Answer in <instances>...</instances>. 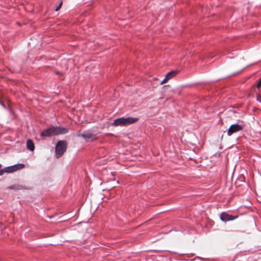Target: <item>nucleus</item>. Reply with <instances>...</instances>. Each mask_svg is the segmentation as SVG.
I'll list each match as a JSON object with an SVG mask.
<instances>
[{
    "label": "nucleus",
    "mask_w": 261,
    "mask_h": 261,
    "mask_svg": "<svg viewBox=\"0 0 261 261\" xmlns=\"http://www.w3.org/2000/svg\"><path fill=\"white\" fill-rule=\"evenodd\" d=\"M68 132V130L66 127L52 126L42 131L40 135L41 137H49L52 136L66 134Z\"/></svg>",
    "instance_id": "f257e3e1"
},
{
    "label": "nucleus",
    "mask_w": 261,
    "mask_h": 261,
    "mask_svg": "<svg viewBox=\"0 0 261 261\" xmlns=\"http://www.w3.org/2000/svg\"><path fill=\"white\" fill-rule=\"evenodd\" d=\"M139 120V118L132 117H120L116 119L113 122V125L118 126H126L133 124Z\"/></svg>",
    "instance_id": "f03ea898"
},
{
    "label": "nucleus",
    "mask_w": 261,
    "mask_h": 261,
    "mask_svg": "<svg viewBox=\"0 0 261 261\" xmlns=\"http://www.w3.org/2000/svg\"><path fill=\"white\" fill-rule=\"evenodd\" d=\"M67 142L66 141H59L56 144L55 151L57 158L60 157L66 151Z\"/></svg>",
    "instance_id": "7ed1b4c3"
},
{
    "label": "nucleus",
    "mask_w": 261,
    "mask_h": 261,
    "mask_svg": "<svg viewBox=\"0 0 261 261\" xmlns=\"http://www.w3.org/2000/svg\"><path fill=\"white\" fill-rule=\"evenodd\" d=\"M79 137H81L84 139L87 142H91L97 139V137L95 134L92 133L89 130L84 131L83 133H79L77 134Z\"/></svg>",
    "instance_id": "20e7f679"
},
{
    "label": "nucleus",
    "mask_w": 261,
    "mask_h": 261,
    "mask_svg": "<svg viewBox=\"0 0 261 261\" xmlns=\"http://www.w3.org/2000/svg\"><path fill=\"white\" fill-rule=\"evenodd\" d=\"M24 167V165L23 164H16V165L5 168L4 169V171L5 172L10 173V172H13L14 171H16L18 169L23 168Z\"/></svg>",
    "instance_id": "39448f33"
},
{
    "label": "nucleus",
    "mask_w": 261,
    "mask_h": 261,
    "mask_svg": "<svg viewBox=\"0 0 261 261\" xmlns=\"http://www.w3.org/2000/svg\"><path fill=\"white\" fill-rule=\"evenodd\" d=\"M242 129V126L238 124H233L229 126V135Z\"/></svg>",
    "instance_id": "423d86ee"
},
{
    "label": "nucleus",
    "mask_w": 261,
    "mask_h": 261,
    "mask_svg": "<svg viewBox=\"0 0 261 261\" xmlns=\"http://www.w3.org/2000/svg\"><path fill=\"white\" fill-rule=\"evenodd\" d=\"M27 147L29 150L33 151L34 150L35 146L33 141L31 139H28L27 141Z\"/></svg>",
    "instance_id": "0eeeda50"
},
{
    "label": "nucleus",
    "mask_w": 261,
    "mask_h": 261,
    "mask_svg": "<svg viewBox=\"0 0 261 261\" xmlns=\"http://www.w3.org/2000/svg\"><path fill=\"white\" fill-rule=\"evenodd\" d=\"M220 219L223 222H227L228 221V214L226 212L222 213L220 215Z\"/></svg>",
    "instance_id": "6e6552de"
},
{
    "label": "nucleus",
    "mask_w": 261,
    "mask_h": 261,
    "mask_svg": "<svg viewBox=\"0 0 261 261\" xmlns=\"http://www.w3.org/2000/svg\"><path fill=\"white\" fill-rule=\"evenodd\" d=\"M177 72V71L172 70L168 72L166 76L168 77L169 79H171V78L175 76Z\"/></svg>",
    "instance_id": "1a4fd4ad"
},
{
    "label": "nucleus",
    "mask_w": 261,
    "mask_h": 261,
    "mask_svg": "<svg viewBox=\"0 0 261 261\" xmlns=\"http://www.w3.org/2000/svg\"><path fill=\"white\" fill-rule=\"evenodd\" d=\"M62 2H60L58 5V6H57L55 9V10L56 11H58L60 8L61 7H62Z\"/></svg>",
    "instance_id": "9d476101"
},
{
    "label": "nucleus",
    "mask_w": 261,
    "mask_h": 261,
    "mask_svg": "<svg viewBox=\"0 0 261 261\" xmlns=\"http://www.w3.org/2000/svg\"><path fill=\"white\" fill-rule=\"evenodd\" d=\"M170 79L167 77L166 76L165 77L163 80V81L161 82V84L162 85L164 83H165L167 81L169 80Z\"/></svg>",
    "instance_id": "9b49d317"
},
{
    "label": "nucleus",
    "mask_w": 261,
    "mask_h": 261,
    "mask_svg": "<svg viewBox=\"0 0 261 261\" xmlns=\"http://www.w3.org/2000/svg\"><path fill=\"white\" fill-rule=\"evenodd\" d=\"M238 216H232V215H229V221H232V220H234L235 219H236L237 218H238Z\"/></svg>",
    "instance_id": "f8f14e48"
},
{
    "label": "nucleus",
    "mask_w": 261,
    "mask_h": 261,
    "mask_svg": "<svg viewBox=\"0 0 261 261\" xmlns=\"http://www.w3.org/2000/svg\"><path fill=\"white\" fill-rule=\"evenodd\" d=\"M256 87L257 88H259L261 87V78L259 79L258 83L257 84Z\"/></svg>",
    "instance_id": "ddd939ff"
},
{
    "label": "nucleus",
    "mask_w": 261,
    "mask_h": 261,
    "mask_svg": "<svg viewBox=\"0 0 261 261\" xmlns=\"http://www.w3.org/2000/svg\"><path fill=\"white\" fill-rule=\"evenodd\" d=\"M256 100H257L258 101H259V102H261V99L260 98V97H259V96H257Z\"/></svg>",
    "instance_id": "4468645a"
},
{
    "label": "nucleus",
    "mask_w": 261,
    "mask_h": 261,
    "mask_svg": "<svg viewBox=\"0 0 261 261\" xmlns=\"http://www.w3.org/2000/svg\"><path fill=\"white\" fill-rule=\"evenodd\" d=\"M56 73L57 74H60V72L57 71V72H56Z\"/></svg>",
    "instance_id": "2eb2a0df"
},
{
    "label": "nucleus",
    "mask_w": 261,
    "mask_h": 261,
    "mask_svg": "<svg viewBox=\"0 0 261 261\" xmlns=\"http://www.w3.org/2000/svg\"><path fill=\"white\" fill-rule=\"evenodd\" d=\"M227 132V134L228 135V134H229V133H228V129L226 130L225 131V132Z\"/></svg>",
    "instance_id": "dca6fc26"
},
{
    "label": "nucleus",
    "mask_w": 261,
    "mask_h": 261,
    "mask_svg": "<svg viewBox=\"0 0 261 261\" xmlns=\"http://www.w3.org/2000/svg\"><path fill=\"white\" fill-rule=\"evenodd\" d=\"M0 103L1 104V105H3V106H5L2 103H1V102H0Z\"/></svg>",
    "instance_id": "f3484780"
},
{
    "label": "nucleus",
    "mask_w": 261,
    "mask_h": 261,
    "mask_svg": "<svg viewBox=\"0 0 261 261\" xmlns=\"http://www.w3.org/2000/svg\"><path fill=\"white\" fill-rule=\"evenodd\" d=\"M234 74H235V73H232V74H231V75H234Z\"/></svg>",
    "instance_id": "a211bd4d"
}]
</instances>
